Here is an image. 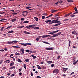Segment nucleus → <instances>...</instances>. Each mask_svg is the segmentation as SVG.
I'll return each mask as SVG.
<instances>
[{
	"label": "nucleus",
	"mask_w": 78,
	"mask_h": 78,
	"mask_svg": "<svg viewBox=\"0 0 78 78\" xmlns=\"http://www.w3.org/2000/svg\"><path fill=\"white\" fill-rule=\"evenodd\" d=\"M39 39H40V38H39L38 37H37L36 39V40L37 41H39Z\"/></svg>",
	"instance_id": "obj_39"
},
{
	"label": "nucleus",
	"mask_w": 78,
	"mask_h": 78,
	"mask_svg": "<svg viewBox=\"0 0 78 78\" xmlns=\"http://www.w3.org/2000/svg\"><path fill=\"white\" fill-rule=\"evenodd\" d=\"M61 24V23H58L57 24H56V26H59V25H60Z\"/></svg>",
	"instance_id": "obj_35"
},
{
	"label": "nucleus",
	"mask_w": 78,
	"mask_h": 78,
	"mask_svg": "<svg viewBox=\"0 0 78 78\" xmlns=\"http://www.w3.org/2000/svg\"><path fill=\"white\" fill-rule=\"evenodd\" d=\"M61 22L59 21H57V23H61Z\"/></svg>",
	"instance_id": "obj_57"
},
{
	"label": "nucleus",
	"mask_w": 78,
	"mask_h": 78,
	"mask_svg": "<svg viewBox=\"0 0 78 78\" xmlns=\"http://www.w3.org/2000/svg\"><path fill=\"white\" fill-rule=\"evenodd\" d=\"M48 22L49 23H51V20H48Z\"/></svg>",
	"instance_id": "obj_51"
},
{
	"label": "nucleus",
	"mask_w": 78,
	"mask_h": 78,
	"mask_svg": "<svg viewBox=\"0 0 78 78\" xmlns=\"http://www.w3.org/2000/svg\"><path fill=\"white\" fill-rule=\"evenodd\" d=\"M6 69V68L5 67H3V70H5V69Z\"/></svg>",
	"instance_id": "obj_60"
},
{
	"label": "nucleus",
	"mask_w": 78,
	"mask_h": 78,
	"mask_svg": "<svg viewBox=\"0 0 78 78\" xmlns=\"http://www.w3.org/2000/svg\"><path fill=\"white\" fill-rule=\"evenodd\" d=\"M54 66H55V65L54 64H52L51 65V66L52 67H54Z\"/></svg>",
	"instance_id": "obj_47"
},
{
	"label": "nucleus",
	"mask_w": 78,
	"mask_h": 78,
	"mask_svg": "<svg viewBox=\"0 0 78 78\" xmlns=\"http://www.w3.org/2000/svg\"><path fill=\"white\" fill-rule=\"evenodd\" d=\"M54 23H57V20H54Z\"/></svg>",
	"instance_id": "obj_52"
},
{
	"label": "nucleus",
	"mask_w": 78,
	"mask_h": 78,
	"mask_svg": "<svg viewBox=\"0 0 78 78\" xmlns=\"http://www.w3.org/2000/svg\"><path fill=\"white\" fill-rule=\"evenodd\" d=\"M45 16H42V19H45Z\"/></svg>",
	"instance_id": "obj_43"
},
{
	"label": "nucleus",
	"mask_w": 78,
	"mask_h": 78,
	"mask_svg": "<svg viewBox=\"0 0 78 78\" xmlns=\"http://www.w3.org/2000/svg\"><path fill=\"white\" fill-rule=\"evenodd\" d=\"M15 66H13L12 67H11L10 68V69H15Z\"/></svg>",
	"instance_id": "obj_23"
},
{
	"label": "nucleus",
	"mask_w": 78,
	"mask_h": 78,
	"mask_svg": "<svg viewBox=\"0 0 78 78\" xmlns=\"http://www.w3.org/2000/svg\"><path fill=\"white\" fill-rule=\"evenodd\" d=\"M14 62L12 61H11V62L10 63V67H11V66H14Z\"/></svg>",
	"instance_id": "obj_7"
},
{
	"label": "nucleus",
	"mask_w": 78,
	"mask_h": 78,
	"mask_svg": "<svg viewBox=\"0 0 78 78\" xmlns=\"http://www.w3.org/2000/svg\"><path fill=\"white\" fill-rule=\"evenodd\" d=\"M10 62H11V61H10L9 60H7L5 62L6 64V63H9Z\"/></svg>",
	"instance_id": "obj_14"
},
{
	"label": "nucleus",
	"mask_w": 78,
	"mask_h": 78,
	"mask_svg": "<svg viewBox=\"0 0 78 78\" xmlns=\"http://www.w3.org/2000/svg\"><path fill=\"white\" fill-rule=\"evenodd\" d=\"M20 47L16 46V48H20Z\"/></svg>",
	"instance_id": "obj_58"
},
{
	"label": "nucleus",
	"mask_w": 78,
	"mask_h": 78,
	"mask_svg": "<svg viewBox=\"0 0 78 78\" xmlns=\"http://www.w3.org/2000/svg\"><path fill=\"white\" fill-rule=\"evenodd\" d=\"M53 34V32H50V33H48V34Z\"/></svg>",
	"instance_id": "obj_53"
},
{
	"label": "nucleus",
	"mask_w": 78,
	"mask_h": 78,
	"mask_svg": "<svg viewBox=\"0 0 78 78\" xmlns=\"http://www.w3.org/2000/svg\"><path fill=\"white\" fill-rule=\"evenodd\" d=\"M16 19H17V17H15L14 19H12L11 21L12 22H15V21H16Z\"/></svg>",
	"instance_id": "obj_11"
},
{
	"label": "nucleus",
	"mask_w": 78,
	"mask_h": 78,
	"mask_svg": "<svg viewBox=\"0 0 78 78\" xmlns=\"http://www.w3.org/2000/svg\"><path fill=\"white\" fill-rule=\"evenodd\" d=\"M12 42H14V44H16V43H17V42H18V41H12Z\"/></svg>",
	"instance_id": "obj_17"
},
{
	"label": "nucleus",
	"mask_w": 78,
	"mask_h": 78,
	"mask_svg": "<svg viewBox=\"0 0 78 78\" xmlns=\"http://www.w3.org/2000/svg\"><path fill=\"white\" fill-rule=\"evenodd\" d=\"M36 24H33L32 25H30L29 26H27L25 27L26 28H27L28 29H30V28H32L33 27H34V26H36Z\"/></svg>",
	"instance_id": "obj_1"
},
{
	"label": "nucleus",
	"mask_w": 78,
	"mask_h": 78,
	"mask_svg": "<svg viewBox=\"0 0 78 78\" xmlns=\"http://www.w3.org/2000/svg\"><path fill=\"white\" fill-rule=\"evenodd\" d=\"M53 73H56V74L59 73V69H55L53 70Z\"/></svg>",
	"instance_id": "obj_3"
},
{
	"label": "nucleus",
	"mask_w": 78,
	"mask_h": 78,
	"mask_svg": "<svg viewBox=\"0 0 78 78\" xmlns=\"http://www.w3.org/2000/svg\"><path fill=\"white\" fill-rule=\"evenodd\" d=\"M54 23H55V21H54V20H53L51 21V23H49L48 24L51 25V24H52Z\"/></svg>",
	"instance_id": "obj_16"
},
{
	"label": "nucleus",
	"mask_w": 78,
	"mask_h": 78,
	"mask_svg": "<svg viewBox=\"0 0 78 78\" xmlns=\"http://www.w3.org/2000/svg\"><path fill=\"white\" fill-rule=\"evenodd\" d=\"M25 12H26V13H27V12H28L27 11H24L22 12L23 13H25Z\"/></svg>",
	"instance_id": "obj_54"
},
{
	"label": "nucleus",
	"mask_w": 78,
	"mask_h": 78,
	"mask_svg": "<svg viewBox=\"0 0 78 78\" xmlns=\"http://www.w3.org/2000/svg\"><path fill=\"white\" fill-rule=\"evenodd\" d=\"M30 75L32 76H33V73H32V72H31Z\"/></svg>",
	"instance_id": "obj_50"
},
{
	"label": "nucleus",
	"mask_w": 78,
	"mask_h": 78,
	"mask_svg": "<svg viewBox=\"0 0 78 78\" xmlns=\"http://www.w3.org/2000/svg\"><path fill=\"white\" fill-rule=\"evenodd\" d=\"M74 73V72H73L71 73L70 74V75H72Z\"/></svg>",
	"instance_id": "obj_63"
},
{
	"label": "nucleus",
	"mask_w": 78,
	"mask_h": 78,
	"mask_svg": "<svg viewBox=\"0 0 78 78\" xmlns=\"http://www.w3.org/2000/svg\"><path fill=\"white\" fill-rule=\"evenodd\" d=\"M72 34H74V35H76L77 33H76V32L75 30H74L72 32Z\"/></svg>",
	"instance_id": "obj_10"
},
{
	"label": "nucleus",
	"mask_w": 78,
	"mask_h": 78,
	"mask_svg": "<svg viewBox=\"0 0 78 78\" xmlns=\"http://www.w3.org/2000/svg\"><path fill=\"white\" fill-rule=\"evenodd\" d=\"M62 69H63V70H64V71H66V70H67L68 69L67 68H64V67H63Z\"/></svg>",
	"instance_id": "obj_18"
},
{
	"label": "nucleus",
	"mask_w": 78,
	"mask_h": 78,
	"mask_svg": "<svg viewBox=\"0 0 78 78\" xmlns=\"http://www.w3.org/2000/svg\"><path fill=\"white\" fill-rule=\"evenodd\" d=\"M31 56H32V57L34 59H36V57L34 55H31Z\"/></svg>",
	"instance_id": "obj_22"
},
{
	"label": "nucleus",
	"mask_w": 78,
	"mask_h": 78,
	"mask_svg": "<svg viewBox=\"0 0 78 78\" xmlns=\"http://www.w3.org/2000/svg\"><path fill=\"white\" fill-rule=\"evenodd\" d=\"M76 62H74L73 63V65H76Z\"/></svg>",
	"instance_id": "obj_62"
},
{
	"label": "nucleus",
	"mask_w": 78,
	"mask_h": 78,
	"mask_svg": "<svg viewBox=\"0 0 78 78\" xmlns=\"http://www.w3.org/2000/svg\"><path fill=\"white\" fill-rule=\"evenodd\" d=\"M20 20H22V21L25 20V19H24V18H21Z\"/></svg>",
	"instance_id": "obj_38"
},
{
	"label": "nucleus",
	"mask_w": 78,
	"mask_h": 78,
	"mask_svg": "<svg viewBox=\"0 0 78 78\" xmlns=\"http://www.w3.org/2000/svg\"><path fill=\"white\" fill-rule=\"evenodd\" d=\"M34 18L36 21H38V18L37 17H34Z\"/></svg>",
	"instance_id": "obj_31"
},
{
	"label": "nucleus",
	"mask_w": 78,
	"mask_h": 78,
	"mask_svg": "<svg viewBox=\"0 0 78 78\" xmlns=\"http://www.w3.org/2000/svg\"><path fill=\"white\" fill-rule=\"evenodd\" d=\"M27 32L26 31H25L24 32V33L25 34H27Z\"/></svg>",
	"instance_id": "obj_59"
},
{
	"label": "nucleus",
	"mask_w": 78,
	"mask_h": 78,
	"mask_svg": "<svg viewBox=\"0 0 78 78\" xmlns=\"http://www.w3.org/2000/svg\"><path fill=\"white\" fill-rule=\"evenodd\" d=\"M71 41H69V46L70 47V44H71Z\"/></svg>",
	"instance_id": "obj_41"
},
{
	"label": "nucleus",
	"mask_w": 78,
	"mask_h": 78,
	"mask_svg": "<svg viewBox=\"0 0 78 78\" xmlns=\"http://www.w3.org/2000/svg\"><path fill=\"white\" fill-rule=\"evenodd\" d=\"M58 31H59V30H56V31H53L52 32V33H57V32H58Z\"/></svg>",
	"instance_id": "obj_33"
},
{
	"label": "nucleus",
	"mask_w": 78,
	"mask_h": 78,
	"mask_svg": "<svg viewBox=\"0 0 78 78\" xmlns=\"http://www.w3.org/2000/svg\"><path fill=\"white\" fill-rule=\"evenodd\" d=\"M14 75H15V74H13L10 76H11V77L14 76Z\"/></svg>",
	"instance_id": "obj_44"
},
{
	"label": "nucleus",
	"mask_w": 78,
	"mask_h": 78,
	"mask_svg": "<svg viewBox=\"0 0 78 78\" xmlns=\"http://www.w3.org/2000/svg\"><path fill=\"white\" fill-rule=\"evenodd\" d=\"M17 14V13L14 12L12 13V14L13 15V16H14V15H16V14Z\"/></svg>",
	"instance_id": "obj_40"
},
{
	"label": "nucleus",
	"mask_w": 78,
	"mask_h": 78,
	"mask_svg": "<svg viewBox=\"0 0 78 78\" xmlns=\"http://www.w3.org/2000/svg\"><path fill=\"white\" fill-rule=\"evenodd\" d=\"M56 11H58V10L52 9L51 10V13H53V12H56Z\"/></svg>",
	"instance_id": "obj_8"
},
{
	"label": "nucleus",
	"mask_w": 78,
	"mask_h": 78,
	"mask_svg": "<svg viewBox=\"0 0 78 78\" xmlns=\"http://www.w3.org/2000/svg\"><path fill=\"white\" fill-rule=\"evenodd\" d=\"M3 28H4V27H2L1 28V31H3Z\"/></svg>",
	"instance_id": "obj_42"
},
{
	"label": "nucleus",
	"mask_w": 78,
	"mask_h": 78,
	"mask_svg": "<svg viewBox=\"0 0 78 78\" xmlns=\"http://www.w3.org/2000/svg\"><path fill=\"white\" fill-rule=\"evenodd\" d=\"M7 43L9 44H14V43L12 41H8Z\"/></svg>",
	"instance_id": "obj_12"
},
{
	"label": "nucleus",
	"mask_w": 78,
	"mask_h": 78,
	"mask_svg": "<svg viewBox=\"0 0 78 78\" xmlns=\"http://www.w3.org/2000/svg\"><path fill=\"white\" fill-rule=\"evenodd\" d=\"M8 33H14V31H13L12 30L10 31H9L8 32Z\"/></svg>",
	"instance_id": "obj_27"
},
{
	"label": "nucleus",
	"mask_w": 78,
	"mask_h": 78,
	"mask_svg": "<svg viewBox=\"0 0 78 78\" xmlns=\"http://www.w3.org/2000/svg\"><path fill=\"white\" fill-rule=\"evenodd\" d=\"M65 17H68V16H69V13H68V14L65 15Z\"/></svg>",
	"instance_id": "obj_48"
},
{
	"label": "nucleus",
	"mask_w": 78,
	"mask_h": 78,
	"mask_svg": "<svg viewBox=\"0 0 78 78\" xmlns=\"http://www.w3.org/2000/svg\"><path fill=\"white\" fill-rule=\"evenodd\" d=\"M25 61H26V62H29V61H30V60L28 59H26L25 60Z\"/></svg>",
	"instance_id": "obj_29"
},
{
	"label": "nucleus",
	"mask_w": 78,
	"mask_h": 78,
	"mask_svg": "<svg viewBox=\"0 0 78 78\" xmlns=\"http://www.w3.org/2000/svg\"><path fill=\"white\" fill-rule=\"evenodd\" d=\"M74 10L76 12H77V11H77V8H76V7H75Z\"/></svg>",
	"instance_id": "obj_30"
},
{
	"label": "nucleus",
	"mask_w": 78,
	"mask_h": 78,
	"mask_svg": "<svg viewBox=\"0 0 78 78\" xmlns=\"http://www.w3.org/2000/svg\"><path fill=\"white\" fill-rule=\"evenodd\" d=\"M36 53V51H32V53Z\"/></svg>",
	"instance_id": "obj_46"
},
{
	"label": "nucleus",
	"mask_w": 78,
	"mask_h": 78,
	"mask_svg": "<svg viewBox=\"0 0 78 78\" xmlns=\"http://www.w3.org/2000/svg\"><path fill=\"white\" fill-rule=\"evenodd\" d=\"M43 43H44V44H48V45L50 44V43L46 41H43Z\"/></svg>",
	"instance_id": "obj_21"
},
{
	"label": "nucleus",
	"mask_w": 78,
	"mask_h": 78,
	"mask_svg": "<svg viewBox=\"0 0 78 78\" xmlns=\"http://www.w3.org/2000/svg\"><path fill=\"white\" fill-rule=\"evenodd\" d=\"M52 62H53V61H47V63L48 64H51Z\"/></svg>",
	"instance_id": "obj_13"
},
{
	"label": "nucleus",
	"mask_w": 78,
	"mask_h": 78,
	"mask_svg": "<svg viewBox=\"0 0 78 78\" xmlns=\"http://www.w3.org/2000/svg\"><path fill=\"white\" fill-rule=\"evenodd\" d=\"M5 77L4 76H1V77H0V78H4Z\"/></svg>",
	"instance_id": "obj_64"
},
{
	"label": "nucleus",
	"mask_w": 78,
	"mask_h": 78,
	"mask_svg": "<svg viewBox=\"0 0 78 78\" xmlns=\"http://www.w3.org/2000/svg\"><path fill=\"white\" fill-rule=\"evenodd\" d=\"M22 74V73H19V75L20 76V75H21Z\"/></svg>",
	"instance_id": "obj_55"
},
{
	"label": "nucleus",
	"mask_w": 78,
	"mask_h": 78,
	"mask_svg": "<svg viewBox=\"0 0 78 78\" xmlns=\"http://www.w3.org/2000/svg\"><path fill=\"white\" fill-rule=\"evenodd\" d=\"M20 51L21 52H22L21 53V55H23L24 54V49L23 48H22L21 49Z\"/></svg>",
	"instance_id": "obj_5"
},
{
	"label": "nucleus",
	"mask_w": 78,
	"mask_h": 78,
	"mask_svg": "<svg viewBox=\"0 0 78 78\" xmlns=\"http://www.w3.org/2000/svg\"><path fill=\"white\" fill-rule=\"evenodd\" d=\"M23 23H29V21H25L23 22Z\"/></svg>",
	"instance_id": "obj_19"
},
{
	"label": "nucleus",
	"mask_w": 78,
	"mask_h": 78,
	"mask_svg": "<svg viewBox=\"0 0 78 78\" xmlns=\"http://www.w3.org/2000/svg\"><path fill=\"white\" fill-rule=\"evenodd\" d=\"M37 67H38V69H41V66H39V65H37Z\"/></svg>",
	"instance_id": "obj_28"
},
{
	"label": "nucleus",
	"mask_w": 78,
	"mask_h": 78,
	"mask_svg": "<svg viewBox=\"0 0 78 78\" xmlns=\"http://www.w3.org/2000/svg\"><path fill=\"white\" fill-rule=\"evenodd\" d=\"M25 50L26 52H29V51H30L28 50Z\"/></svg>",
	"instance_id": "obj_56"
},
{
	"label": "nucleus",
	"mask_w": 78,
	"mask_h": 78,
	"mask_svg": "<svg viewBox=\"0 0 78 78\" xmlns=\"http://www.w3.org/2000/svg\"><path fill=\"white\" fill-rule=\"evenodd\" d=\"M17 61H18V62H22V60H21L19 58H18Z\"/></svg>",
	"instance_id": "obj_24"
},
{
	"label": "nucleus",
	"mask_w": 78,
	"mask_h": 78,
	"mask_svg": "<svg viewBox=\"0 0 78 78\" xmlns=\"http://www.w3.org/2000/svg\"><path fill=\"white\" fill-rule=\"evenodd\" d=\"M23 67L25 69H27V65L26 64H23Z\"/></svg>",
	"instance_id": "obj_20"
},
{
	"label": "nucleus",
	"mask_w": 78,
	"mask_h": 78,
	"mask_svg": "<svg viewBox=\"0 0 78 78\" xmlns=\"http://www.w3.org/2000/svg\"><path fill=\"white\" fill-rule=\"evenodd\" d=\"M69 2H70V3H73V0H69Z\"/></svg>",
	"instance_id": "obj_37"
},
{
	"label": "nucleus",
	"mask_w": 78,
	"mask_h": 78,
	"mask_svg": "<svg viewBox=\"0 0 78 78\" xmlns=\"http://www.w3.org/2000/svg\"><path fill=\"white\" fill-rule=\"evenodd\" d=\"M31 8V7L28 6L26 7L27 9H29Z\"/></svg>",
	"instance_id": "obj_36"
},
{
	"label": "nucleus",
	"mask_w": 78,
	"mask_h": 78,
	"mask_svg": "<svg viewBox=\"0 0 78 78\" xmlns=\"http://www.w3.org/2000/svg\"><path fill=\"white\" fill-rule=\"evenodd\" d=\"M61 34V32H59L57 34H55L54 33V35L55 36V37H56V36H59V35H60V34Z\"/></svg>",
	"instance_id": "obj_6"
},
{
	"label": "nucleus",
	"mask_w": 78,
	"mask_h": 78,
	"mask_svg": "<svg viewBox=\"0 0 78 78\" xmlns=\"http://www.w3.org/2000/svg\"><path fill=\"white\" fill-rule=\"evenodd\" d=\"M3 60H1L0 61V64H2L3 63Z\"/></svg>",
	"instance_id": "obj_34"
},
{
	"label": "nucleus",
	"mask_w": 78,
	"mask_h": 78,
	"mask_svg": "<svg viewBox=\"0 0 78 78\" xmlns=\"http://www.w3.org/2000/svg\"><path fill=\"white\" fill-rule=\"evenodd\" d=\"M74 14H73L72 15H71V17H75V15H74Z\"/></svg>",
	"instance_id": "obj_32"
},
{
	"label": "nucleus",
	"mask_w": 78,
	"mask_h": 78,
	"mask_svg": "<svg viewBox=\"0 0 78 78\" xmlns=\"http://www.w3.org/2000/svg\"><path fill=\"white\" fill-rule=\"evenodd\" d=\"M12 27V26H8V27H7L5 29V30H7V29H9V28H11Z\"/></svg>",
	"instance_id": "obj_15"
},
{
	"label": "nucleus",
	"mask_w": 78,
	"mask_h": 78,
	"mask_svg": "<svg viewBox=\"0 0 78 78\" xmlns=\"http://www.w3.org/2000/svg\"><path fill=\"white\" fill-rule=\"evenodd\" d=\"M45 37H47V35H44L42 36V38H45Z\"/></svg>",
	"instance_id": "obj_25"
},
{
	"label": "nucleus",
	"mask_w": 78,
	"mask_h": 78,
	"mask_svg": "<svg viewBox=\"0 0 78 78\" xmlns=\"http://www.w3.org/2000/svg\"><path fill=\"white\" fill-rule=\"evenodd\" d=\"M7 20L6 19H2L0 20V21H2L3 20Z\"/></svg>",
	"instance_id": "obj_45"
},
{
	"label": "nucleus",
	"mask_w": 78,
	"mask_h": 78,
	"mask_svg": "<svg viewBox=\"0 0 78 78\" xmlns=\"http://www.w3.org/2000/svg\"><path fill=\"white\" fill-rule=\"evenodd\" d=\"M37 78H41V77L40 76H37Z\"/></svg>",
	"instance_id": "obj_61"
},
{
	"label": "nucleus",
	"mask_w": 78,
	"mask_h": 78,
	"mask_svg": "<svg viewBox=\"0 0 78 78\" xmlns=\"http://www.w3.org/2000/svg\"><path fill=\"white\" fill-rule=\"evenodd\" d=\"M15 55H17V56L20 55V54L19 53H15Z\"/></svg>",
	"instance_id": "obj_26"
},
{
	"label": "nucleus",
	"mask_w": 78,
	"mask_h": 78,
	"mask_svg": "<svg viewBox=\"0 0 78 78\" xmlns=\"http://www.w3.org/2000/svg\"><path fill=\"white\" fill-rule=\"evenodd\" d=\"M19 44H20V45H23L24 46H27V45H31V43H19Z\"/></svg>",
	"instance_id": "obj_2"
},
{
	"label": "nucleus",
	"mask_w": 78,
	"mask_h": 78,
	"mask_svg": "<svg viewBox=\"0 0 78 78\" xmlns=\"http://www.w3.org/2000/svg\"><path fill=\"white\" fill-rule=\"evenodd\" d=\"M45 48L48 50H54L55 49L54 48Z\"/></svg>",
	"instance_id": "obj_4"
},
{
	"label": "nucleus",
	"mask_w": 78,
	"mask_h": 78,
	"mask_svg": "<svg viewBox=\"0 0 78 78\" xmlns=\"http://www.w3.org/2000/svg\"><path fill=\"white\" fill-rule=\"evenodd\" d=\"M7 75L8 76H9V75H11V73H8L7 74Z\"/></svg>",
	"instance_id": "obj_49"
},
{
	"label": "nucleus",
	"mask_w": 78,
	"mask_h": 78,
	"mask_svg": "<svg viewBox=\"0 0 78 78\" xmlns=\"http://www.w3.org/2000/svg\"><path fill=\"white\" fill-rule=\"evenodd\" d=\"M32 28H34V30H39L40 28L38 27H33Z\"/></svg>",
	"instance_id": "obj_9"
}]
</instances>
